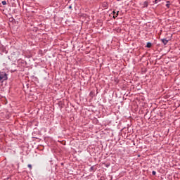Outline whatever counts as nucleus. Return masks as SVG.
Listing matches in <instances>:
<instances>
[{"label": "nucleus", "instance_id": "obj_5", "mask_svg": "<svg viewBox=\"0 0 180 180\" xmlns=\"http://www.w3.org/2000/svg\"><path fill=\"white\" fill-rule=\"evenodd\" d=\"M144 6H148V2L145 1L144 2Z\"/></svg>", "mask_w": 180, "mask_h": 180}, {"label": "nucleus", "instance_id": "obj_8", "mask_svg": "<svg viewBox=\"0 0 180 180\" xmlns=\"http://www.w3.org/2000/svg\"><path fill=\"white\" fill-rule=\"evenodd\" d=\"M152 174H153V175H155L157 174V172H155V171H153Z\"/></svg>", "mask_w": 180, "mask_h": 180}, {"label": "nucleus", "instance_id": "obj_1", "mask_svg": "<svg viewBox=\"0 0 180 180\" xmlns=\"http://www.w3.org/2000/svg\"><path fill=\"white\" fill-rule=\"evenodd\" d=\"M0 79L1 81H6L8 79V75L5 72H0Z\"/></svg>", "mask_w": 180, "mask_h": 180}, {"label": "nucleus", "instance_id": "obj_4", "mask_svg": "<svg viewBox=\"0 0 180 180\" xmlns=\"http://www.w3.org/2000/svg\"><path fill=\"white\" fill-rule=\"evenodd\" d=\"M151 46H152V44L150 42H148L146 44V47H148V49H150V47H151Z\"/></svg>", "mask_w": 180, "mask_h": 180}, {"label": "nucleus", "instance_id": "obj_6", "mask_svg": "<svg viewBox=\"0 0 180 180\" xmlns=\"http://www.w3.org/2000/svg\"><path fill=\"white\" fill-rule=\"evenodd\" d=\"M1 4H2V5H6V1H3L1 2Z\"/></svg>", "mask_w": 180, "mask_h": 180}, {"label": "nucleus", "instance_id": "obj_3", "mask_svg": "<svg viewBox=\"0 0 180 180\" xmlns=\"http://www.w3.org/2000/svg\"><path fill=\"white\" fill-rule=\"evenodd\" d=\"M161 41L165 44V46L168 43V40L166 39H161Z\"/></svg>", "mask_w": 180, "mask_h": 180}, {"label": "nucleus", "instance_id": "obj_9", "mask_svg": "<svg viewBox=\"0 0 180 180\" xmlns=\"http://www.w3.org/2000/svg\"><path fill=\"white\" fill-rule=\"evenodd\" d=\"M169 5H170L169 4H166V7H167V8H169Z\"/></svg>", "mask_w": 180, "mask_h": 180}, {"label": "nucleus", "instance_id": "obj_7", "mask_svg": "<svg viewBox=\"0 0 180 180\" xmlns=\"http://www.w3.org/2000/svg\"><path fill=\"white\" fill-rule=\"evenodd\" d=\"M27 167L30 168V169H32V165H28Z\"/></svg>", "mask_w": 180, "mask_h": 180}, {"label": "nucleus", "instance_id": "obj_2", "mask_svg": "<svg viewBox=\"0 0 180 180\" xmlns=\"http://www.w3.org/2000/svg\"><path fill=\"white\" fill-rule=\"evenodd\" d=\"M112 15H113V19H116V18H117V16H119V11H117V13H116V11H113Z\"/></svg>", "mask_w": 180, "mask_h": 180}, {"label": "nucleus", "instance_id": "obj_10", "mask_svg": "<svg viewBox=\"0 0 180 180\" xmlns=\"http://www.w3.org/2000/svg\"><path fill=\"white\" fill-rule=\"evenodd\" d=\"M161 0H155V4H157V2H160Z\"/></svg>", "mask_w": 180, "mask_h": 180}]
</instances>
